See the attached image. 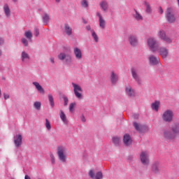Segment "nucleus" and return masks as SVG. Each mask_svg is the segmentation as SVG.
Masks as SVG:
<instances>
[{"mask_svg":"<svg viewBox=\"0 0 179 179\" xmlns=\"http://www.w3.org/2000/svg\"><path fill=\"white\" fill-rule=\"evenodd\" d=\"M0 96H1V90H0Z\"/></svg>","mask_w":179,"mask_h":179,"instance_id":"56","label":"nucleus"},{"mask_svg":"<svg viewBox=\"0 0 179 179\" xmlns=\"http://www.w3.org/2000/svg\"><path fill=\"white\" fill-rule=\"evenodd\" d=\"M32 85L35 86L36 89L41 93V94H44L45 93V91H44V88L41 85H40V83L37 82H33Z\"/></svg>","mask_w":179,"mask_h":179,"instance_id":"21","label":"nucleus"},{"mask_svg":"<svg viewBox=\"0 0 179 179\" xmlns=\"http://www.w3.org/2000/svg\"><path fill=\"white\" fill-rule=\"evenodd\" d=\"M157 36L161 40L166 43V44H171V43H173V40L171 39V38L166 34V31L163 30L159 31Z\"/></svg>","mask_w":179,"mask_h":179,"instance_id":"7","label":"nucleus"},{"mask_svg":"<svg viewBox=\"0 0 179 179\" xmlns=\"http://www.w3.org/2000/svg\"><path fill=\"white\" fill-rule=\"evenodd\" d=\"M21 42L24 45V47H28L29 46V41H27V39H26L25 38H22L21 39Z\"/></svg>","mask_w":179,"mask_h":179,"instance_id":"39","label":"nucleus"},{"mask_svg":"<svg viewBox=\"0 0 179 179\" xmlns=\"http://www.w3.org/2000/svg\"><path fill=\"white\" fill-rule=\"evenodd\" d=\"M82 121H83V122H85L86 121V119H85V117H83Z\"/></svg>","mask_w":179,"mask_h":179,"instance_id":"51","label":"nucleus"},{"mask_svg":"<svg viewBox=\"0 0 179 179\" xmlns=\"http://www.w3.org/2000/svg\"><path fill=\"white\" fill-rule=\"evenodd\" d=\"M96 16L99 17V27L104 30L106 29V20H104V17L100 13V12L96 13Z\"/></svg>","mask_w":179,"mask_h":179,"instance_id":"10","label":"nucleus"},{"mask_svg":"<svg viewBox=\"0 0 179 179\" xmlns=\"http://www.w3.org/2000/svg\"><path fill=\"white\" fill-rule=\"evenodd\" d=\"M89 176L92 179H103V173H101V171L97 172L94 176V171L90 170L89 172Z\"/></svg>","mask_w":179,"mask_h":179,"instance_id":"15","label":"nucleus"},{"mask_svg":"<svg viewBox=\"0 0 179 179\" xmlns=\"http://www.w3.org/2000/svg\"><path fill=\"white\" fill-rule=\"evenodd\" d=\"M21 58L22 62H27V61H30V55H29L26 51L22 52Z\"/></svg>","mask_w":179,"mask_h":179,"instance_id":"23","label":"nucleus"},{"mask_svg":"<svg viewBox=\"0 0 179 179\" xmlns=\"http://www.w3.org/2000/svg\"><path fill=\"white\" fill-rule=\"evenodd\" d=\"M75 106H76V103H71L69 106V110L71 113H73V108H75Z\"/></svg>","mask_w":179,"mask_h":179,"instance_id":"40","label":"nucleus"},{"mask_svg":"<svg viewBox=\"0 0 179 179\" xmlns=\"http://www.w3.org/2000/svg\"><path fill=\"white\" fill-rule=\"evenodd\" d=\"M56 2H59L61 0H55Z\"/></svg>","mask_w":179,"mask_h":179,"instance_id":"55","label":"nucleus"},{"mask_svg":"<svg viewBox=\"0 0 179 179\" xmlns=\"http://www.w3.org/2000/svg\"><path fill=\"white\" fill-rule=\"evenodd\" d=\"M150 64L152 65H157L160 62V58L159 57L150 55L149 57Z\"/></svg>","mask_w":179,"mask_h":179,"instance_id":"18","label":"nucleus"},{"mask_svg":"<svg viewBox=\"0 0 179 179\" xmlns=\"http://www.w3.org/2000/svg\"><path fill=\"white\" fill-rule=\"evenodd\" d=\"M173 110H166L162 115V120L165 121V122H171V121H173Z\"/></svg>","mask_w":179,"mask_h":179,"instance_id":"6","label":"nucleus"},{"mask_svg":"<svg viewBox=\"0 0 179 179\" xmlns=\"http://www.w3.org/2000/svg\"><path fill=\"white\" fill-rule=\"evenodd\" d=\"M59 116L62 121H63L64 124H66L68 122V120L66 119V115H65V113H64V110H59Z\"/></svg>","mask_w":179,"mask_h":179,"instance_id":"29","label":"nucleus"},{"mask_svg":"<svg viewBox=\"0 0 179 179\" xmlns=\"http://www.w3.org/2000/svg\"><path fill=\"white\" fill-rule=\"evenodd\" d=\"M134 125L136 131H141V129L139 128V124H138L137 122H134Z\"/></svg>","mask_w":179,"mask_h":179,"instance_id":"43","label":"nucleus"},{"mask_svg":"<svg viewBox=\"0 0 179 179\" xmlns=\"http://www.w3.org/2000/svg\"><path fill=\"white\" fill-rule=\"evenodd\" d=\"M50 15L48 13H44L43 15L42 16V20L43 24L46 26V24H48L50 23Z\"/></svg>","mask_w":179,"mask_h":179,"instance_id":"26","label":"nucleus"},{"mask_svg":"<svg viewBox=\"0 0 179 179\" xmlns=\"http://www.w3.org/2000/svg\"><path fill=\"white\" fill-rule=\"evenodd\" d=\"M50 62L52 64H55V62L54 61V58H50Z\"/></svg>","mask_w":179,"mask_h":179,"instance_id":"49","label":"nucleus"},{"mask_svg":"<svg viewBox=\"0 0 179 179\" xmlns=\"http://www.w3.org/2000/svg\"><path fill=\"white\" fill-rule=\"evenodd\" d=\"M81 6L85 9H87L89 8V2L87 1V0H83L81 1Z\"/></svg>","mask_w":179,"mask_h":179,"instance_id":"33","label":"nucleus"},{"mask_svg":"<svg viewBox=\"0 0 179 179\" xmlns=\"http://www.w3.org/2000/svg\"><path fill=\"white\" fill-rule=\"evenodd\" d=\"M110 81L113 85H115L118 82V75H117L114 71L111 72L110 74Z\"/></svg>","mask_w":179,"mask_h":179,"instance_id":"24","label":"nucleus"},{"mask_svg":"<svg viewBox=\"0 0 179 179\" xmlns=\"http://www.w3.org/2000/svg\"><path fill=\"white\" fill-rule=\"evenodd\" d=\"M140 159L144 166H148L150 163L149 160V152L148 151H143L140 154Z\"/></svg>","mask_w":179,"mask_h":179,"instance_id":"8","label":"nucleus"},{"mask_svg":"<svg viewBox=\"0 0 179 179\" xmlns=\"http://www.w3.org/2000/svg\"><path fill=\"white\" fill-rule=\"evenodd\" d=\"M13 2H17V0H13Z\"/></svg>","mask_w":179,"mask_h":179,"instance_id":"54","label":"nucleus"},{"mask_svg":"<svg viewBox=\"0 0 179 179\" xmlns=\"http://www.w3.org/2000/svg\"><path fill=\"white\" fill-rule=\"evenodd\" d=\"M4 99L5 100H8V99H9V95L4 94Z\"/></svg>","mask_w":179,"mask_h":179,"instance_id":"47","label":"nucleus"},{"mask_svg":"<svg viewBox=\"0 0 179 179\" xmlns=\"http://www.w3.org/2000/svg\"><path fill=\"white\" fill-rule=\"evenodd\" d=\"M139 117V115H134V118H138Z\"/></svg>","mask_w":179,"mask_h":179,"instance_id":"52","label":"nucleus"},{"mask_svg":"<svg viewBox=\"0 0 179 179\" xmlns=\"http://www.w3.org/2000/svg\"><path fill=\"white\" fill-rule=\"evenodd\" d=\"M158 10H159V13H160V15H163L164 10H163V8H162V6L159 7Z\"/></svg>","mask_w":179,"mask_h":179,"instance_id":"45","label":"nucleus"},{"mask_svg":"<svg viewBox=\"0 0 179 179\" xmlns=\"http://www.w3.org/2000/svg\"><path fill=\"white\" fill-rule=\"evenodd\" d=\"M34 107L36 108V110H38V111H40V110H41V102L40 101L34 102Z\"/></svg>","mask_w":179,"mask_h":179,"instance_id":"34","label":"nucleus"},{"mask_svg":"<svg viewBox=\"0 0 179 179\" xmlns=\"http://www.w3.org/2000/svg\"><path fill=\"white\" fill-rule=\"evenodd\" d=\"M24 36L26 38H28V40H31V38L33 37V33H31V31H27L25 32Z\"/></svg>","mask_w":179,"mask_h":179,"instance_id":"35","label":"nucleus"},{"mask_svg":"<svg viewBox=\"0 0 179 179\" xmlns=\"http://www.w3.org/2000/svg\"><path fill=\"white\" fill-rule=\"evenodd\" d=\"M24 179H31V178H30V176L26 175L24 177Z\"/></svg>","mask_w":179,"mask_h":179,"instance_id":"50","label":"nucleus"},{"mask_svg":"<svg viewBox=\"0 0 179 179\" xmlns=\"http://www.w3.org/2000/svg\"><path fill=\"white\" fill-rule=\"evenodd\" d=\"M144 6L145 8L146 13H148V15H150V13H152V6H150V3H149V2L145 1Z\"/></svg>","mask_w":179,"mask_h":179,"instance_id":"28","label":"nucleus"},{"mask_svg":"<svg viewBox=\"0 0 179 179\" xmlns=\"http://www.w3.org/2000/svg\"><path fill=\"white\" fill-rule=\"evenodd\" d=\"M91 34L93 37L95 43H99V36H97V34L94 31V30H91Z\"/></svg>","mask_w":179,"mask_h":179,"instance_id":"32","label":"nucleus"},{"mask_svg":"<svg viewBox=\"0 0 179 179\" xmlns=\"http://www.w3.org/2000/svg\"><path fill=\"white\" fill-rule=\"evenodd\" d=\"M160 106V101H155L154 103H152V108L155 110V111H159V107Z\"/></svg>","mask_w":179,"mask_h":179,"instance_id":"31","label":"nucleus"},{"mask_svg":"<svg viewBox=\"0 0 179 179\" xmlns=\"http://www.w3.org/2000/svg\"><path fill=\"white\" fill-rule=\"evenodd\" d=\"M50 160H51L52 164H55V157L52 154H50Z\"/></svg>","mask_w":179,"mask_h":179,"instance_id":"41","label":"nucleus"},{"mask_svg":"<svg viewBox=\"0 0 179 179\" xmlns=\"http://www.w3.org/2000/svg\"><path fill=\"white\" fill-rule=\"evenodd\" d=\"M23 138L20 134H17L14 136V143L16 148L22 146Z\"/></svg>","mask_w":179,"mask_h":179,"instance_id":"14","label":"nucleus"},{"mask_svg":"<svg viewBox=\"0 0 179 179\" xmlns=\"http://www.w3.org/2000/svg\"><path fill=\"white\" fill-rule=\"evenodd\" d=\"M86 29H87V30H88V31L92 30V28L90 27V25H87V26L86 27Z\"/></svg>","mask_w":179,"mask_h":179,"instance_id":"48","label":"nucleus"},{"mask_svg":"<svg viewBox=\"0 0 179 179\" xmlns=\"http://www.w3.org/2000/svg\"><path fill=\"white\" fill-rule=\"evenodd\" d=\"M48 99L50 103L51 107L54 108L55 103H54V97L51 94H48Z\"/></svg>","mask_w":179,"mask_h":179,"instance_id":"36","label":"nucleus"},{"mask_svg":"<svg viewBox=\"0 0 179 179\" xmlns=\"http://www.w3.org/2000/svg\"><path fill=\"white\" fill-rule=\"evenodd\" d=\"M158 51L163 59H166L169 57V49L166 47L158 48Z\"/></svg>","mask_w":179,"mask_h":179,"instance_id":"11","label":"nucleus"},{"mask_svg":"<svg viewBox=\"0 0 179 179\" xmlns=\"http://www.w3.org/2000/svg\"><path fill=\"white\" fill-rule=\"evenodd\" d=\"M172 131L170 130H164L162 136L165 141H173L176 139L178 134H179V124H176L172 128Z\"/></svg>","mask_w":179,"mask_h":179,"instance_id":"1","label":"nucleus"},{"mask_svg":"<svg viewBox=\"0 0 179 179\" xmlns=\"http://www.w3.org/2000/svg\"><path fill=\"white\" fill-rule=\"evenodd\" d=\"M73 52L76 59L78 61H80L83 58V55L82 54V50L78 48H74Z\"/></svg>","mask_w":179,"mask_h":179,"instance_id":"16","label":"nucleus"},{"mask_svg":"<svg viewBox=\"0 0 179 179\" xmlns=\"http://www.w3.org/2000/svg\"><path fill=\"white\" fill-rule=\"evenodd\" d=\"M5 43V41L3 40V38H0V45H2V44H3Z\"/></svg>","mask_w":179,"mask_h":179,"instance_id":"46","label":"nucleus"},{"mask_svg":"<svg viewBox=\"0 0 179 179\" xmlns=\"http://www.w3.org/2000/svg\"><path fill=\"white\" fill-rule=\"evenodd\" d=\"M34 33H35V36H36V37H38V34H40V31H39V30H38V28H35V29H34Z\"/></svg>","mask_w":179,"mask_h":179,"instance_id":"44","label":"nucleus"},{"mask_svg":"<svg viewBox=\"0 0 179 179\" xmlns=\"http://www.w3.org/2000/svg\"><path fill=\"white\" fill-rule=\"evenodd\" d=\"M57 155L62 163H66V148L61 145L57 148Z\"/></svg>","mask_w":179,"mask_h":179,"instance_id":"2","label":"nucleus"},{"mask_svg":"<svg viewBox=\"0 0 179 179\" xmlns=\"http://www.w3.org/2000/svg\"><path fill=\"white\" fill-rule=\"evenodd\" d=\"M127 96L129 97H134L135 96V90L132 89V87L127 86L125 89Z\"/></svg>","mask_w":179,"mask_h":179,"instance_id":"22","label":"nucleus"},{"mask_svg":"<svg viewBox=\"0 0 179 179\" xmlns=\"http://www.w3.org/2000/svg\"><path fill=\"white\" fill-rule=\"evenodd\" d=\"M123 142L125 146H129L132 143V138L129 134H124L123 137Z\"/></svg>","mask_w":179,"mask_h":179,"instance_id":"19","label":"nucleus"},{"mask_svg":"<svg viewBox=\"0 0 179 179\" xmlns=\"http://www.w3.org/2000/svg\"><path fill=\"white\" fill-rule=\"evenodd\" d=\"M121 141V138L120 137H113V143L114 145H120V141Z\"/></svg>","mask_w":179,"mask_h":179,"instance_id":"37","label":"nucleus"},{"mask_svg":"<svg viewBox=\"0 0 179 179\" xmlns=\"http://www.w3.org/2000/svg\"><path fill=\"white\" fill-rule=\"evenodd\" d=\"M45 127L48 131L51 130V124L50 123V121H48V119H45Z\"/></svg>","mask_w":179,"mask_h":179,"instance_id":"38","label":"nucleus"},{"mask_svg":"<svg viewBox=\"0 0 179 179\" xmlns=\"http://www.w3.org/2000/svg\"><path fill=\"white\" fill-rule=\"evenodd\" d=\"M58 59L60 61H64V62H65V64H67L68 65L72 64V56L69 54L62 52L58 55Z\"/></svg>","mask_w":179,"mask_h":179,"instance_id":"5","label":"nucleus"},{"mask_svg":"<svg viewBox=\"0 0 179 179\" xmlns=\"http://www.w3.org/2000/svg\"><path fill=\"white\" fill-rule=\"evenodd\" d=\"M3 9L6 16L9 17V16H10V8H9V5H8V3L4 4Z\"/></svg>","mask_w":179,"mask_h":179,"instance_id":"27","label":"nucleus"},{"mask_svg":"<svg viewBox=\"0 0 179 179\" xmlns=\"http://www.w3.org/2000/svg\"><path fill=\"white\" fill-rule=\"evenodd\" d=\"M2 55V50H0V57Z\"/></svg>","mask_w":179,"mask_h":179,"instance_id":"53","label":"nucleus"},{"mask_svg":"<svg viewBox=\"0 0 179 179\" xmlns=\"http://www.w3.org/2000/svg\"><path fill=\"white\" fill-rule=\"evenodd\" d=\"M129 42L131 47H136V45H138V38L135 35H130Z\"/></svg>","mask_w":179,"mask_h":179,"instance_id":"17","label":"nucleus"},{"mask_svg":"<svg viewBox=\"0 0 179 179\" xmlns=\"http://www.w3.org/2000/svg\"><path fill=\"white\" fill-rule=\"evenodd\" d=\"M72 86L73 87V92L76 97L80 100H82V99H83V95L82 94L83 90H82V87L75 83H72Z\"/></svg>","mask_w":179,"mask_h":179,"instance_id":"4","label":"nucleus"},{"mask_svg":"<svg viewBox=\"0 0 179 179\" xmlns=\"http://www.w3.org/2000/svg\"><path fill=\"white\" fill-rule=\"evenodd\" d=\"M134 12L135 13L133 14V17H134L136 20H138V22L143 20V16H142V15H141L138 10H134Z\"/></svg>","mask_w":179,"mask_h":179,"instance_id":"25","label":"nucleus"},{"mask_svg":"<svg viewBox=\"0 0 179 179\" xmlns=\"http://www.w3.org/2000/svg\"><path fill=\"white\" fill-rule=\"evenodd\" d=\"M131 76L134 79V80L138 83V85H141V80L139 74L138 73V70L135 69H131Z\"/></svg>","mask_w":179,"mask_h":179,"instance_id":"12","label":"nucleus"},{"mask_svg":"<svg viewBox=\"0 0 179 179\" xmlns=\"http://www.w3.org/2000/svg\"><path fill=\"white\" fill-rule=\"evenodd\" d=\"M166 17L169 23H174L176 22V17L173 13V8H168L166 11Z\"/></svg>","mask_w":179,"mask_h":179,"instance_id":"9","label":"nucleus"},{"mask_svg":"<svg viewBox=\"0 0 179 179\" xmlns=\"http://www.w3.org/2000/svg\"><path fill=\"white\" fill-rule=\"evenodd\" d=\"M161 168L162 164H160V162L156 161L152 165V173H155V174H159Z\"/></svg>","mask_w":179,"mask_h":179,"instance_id":"13","label":"nucleus"},{"mask_svg":"<svg viewBox=\"0 0 179 179\" xmlns=\"http://www.w3.org/2000/svg\"><path fill=\"white\" fill-rule=\"evenodd\" d=\"M64 32L67 36H72V28L66 24L64 25Z\"/></svg>","mask_w":179,"mask_h":179,"instance_id":"30","label":"nucleus"},{"mask_svg":"<svg viewBox=\"0 0 179 179\" xmlns=\"http://www.w3.org/2000/svg\"><path fill=\"white\" fill-rule=\"evenodd\" d=\"M147 44L149 47V49L152 52H156V51L159 50V44L157 43V41H156L155 38H148L147 39Z\"/></svg>","mask_w":179,"mask_h":179,"instance_id":"3","label":"nucleus"},{"mask_svg":"<svg viewBox=\"0 0 179 179\" xmlns=\"http://www.w3.org/2000/svg\"><path fill=\"white\" fill-rule=\"evenodd\" d=\"M99 6L103 12H107L108 10V3L106 0H103L99 3Z\"/></svg>","mask_w":179,"mask_h":179,"instance_id":"20","label":"nucleus"},{"mask_svg":"<svg viewBox=\"0 0 179 179\" xmlns=\"http://www.w3.org/2000/svg\"><path fill=\"white\" fill-rule=\"evenodd\" d=\"M63 99H64V106H68V103L69 101V100L68 99V97L64 96Z\"/></svg>","mask_w":179,"mask_h":179,"instance_id":"42","label":"nucleus"}]
</instances>
